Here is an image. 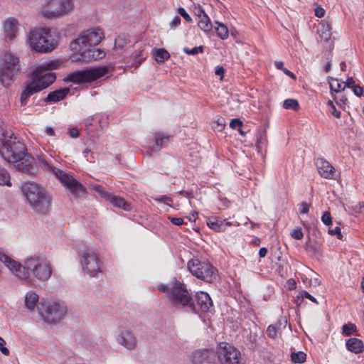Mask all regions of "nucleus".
<instances>
[{
	"label": "nucleus",
	"instance_id": "39",
	"mask_svg": "<svg viewBox=\"0 0 364 364\" xmlns=\"http://www.w3.org/2000/svg\"><path fill=\"white\" fill-rule=\"evenodd\" d=\"M356 331V326L353 323L344 324L342 326V333L346 336H349Z\"/></svg>",
	"mask_w": 364,
	"mask_h": 364
},
{
	"label": "nucleus",
	"instance_id": "20",
	"mask_svg": "<svg viewBox=\"0 0 364 364\" xmlns=\"http://www.w3.org/2000/svg\"><path fill=\"white\" fill-rule=\"evenodd\" d=\"M117 341L128 350L134 349L137 344V339L130 330H122L118 336Z\"/></svg>",
	"mask_w": 364,
	"mask_h": 364
},
{
	"label": "nucleus",
	"instance_id": "47",
	"mask_svg": "<svg viewBox=\"0 0 364 364\" xmlns=\"http://www.w3.org/2000/svg\"><path fill=\"white\" fill-rule=\"evenodd\" d=\"M6 344L5 341L0 336V351L5 355H8L9 354V350L7 348L4 346Z\"/></svg>",
	"mask_w": 364,
	"mask_h": 364
},
{
	"label": "nucleus",
	"instance_id": "17",
	"mask_svg": "<svg viewBox=\"0 0 364 364\" xmlns=\"http://www.w3.org/2000/svg\"><path fill=\"white\" fill-rule=\"evenodd\" d=\"M20 158L16 162L11 163L18 171L28 175L35 174L37 172V167L34 164V159L31 155L26 154Z\"/></svg>",
	"mask_w": 364,
	"mask_h": 364
},
{
	"label": "nucleus",
	"instance_id": "21",
	"mask_svg": "<svg viewBox=\"0 0 364 364\" xmlns=\"http://www.w3.org/2000/svg\"><path fill=\"white\" fill-rule=\"evenodd\" d=\"M315 165L320 176L324 178H333L334 168L323 158H318L315 161Z\"/></svg>",
	"mask_w": 364,
	"mask_h": 364
},
{
	"label": "nucleus",
	"instance_id": "46",
	"mask_svg": "<svg viewBox=\"0 0 364 364\" xmlns=\"http://www.w3.org/2000/svg\"><path fill=\"white\" fill-rule=\"evenodd\" d=\"M145 58L146 57L143 55V53L139 52V54L134 56V62L132 64H134L135 66H138L141 63Z\"/></svg>",
	"mask_w": 364,
	"mask_h": 364
},
{
	"label": "nucleus",
	"instance_id": "36",
	"mask_svg": "<svg viewBox=\"0 0 364 364\" xmlns=\"http://www.w3.org/2000/svg\"><path fill=\"white\" fill-rule=\"evenodd\" d=\"M277 272L278 274L282 278L286 277L287 276V262L282 261V262L277 264Z\"/></svg>",
	"mask_w": 364,
	"mask_h": 364
},
{
	"label": "nucleus",
	"instance_id": "13",
	"mask_svg": "<svg viewBox=\"0 0 364 364\" xmlns=\"http://www.w3.org/2000/svg\"><path fill=\"white\" fill-rule=\"evenodd\" d=\"M103 38V33L100 28L85 31L77 38L70 43V48L74 50H81L87 46L97 45Z\"/></svg>",
	"mask_w": 364,
	"mask_h": 364
},
{
	"label": "nucleus",
	"instance_id": "52",
	"mask_svg": "<svg viewBox=\"0 0 364 364\" xmlns=\"http://www.w3.org/2000/svg\"><path fill=\"white\" fill-rule=\"evenodd\" d=\"M155 200L166 204H168V202H172V199L166 196H161L155 198Z\"/></svg>",
	"mask_w": 364,
	"mask_h": 364
},
{
	"label": "nucleus",
	"instance_id": "38",
	"mask_svg": "<svg viewBox=\"0 0 364 364\" xmlns=\"http://www.w3.org/2000/svg\"><path fill=\"white\" fill-rule=\"evenodd\" d=\"M204 47L203 46H196L193 48H188L187 47L183 48V50L187 55H196L198 53L203 52Z\"/></svg>",
	"mask_w": 364,
	"mask_h": 364
},
{
	"label": "nucleus",
	"instance_id": "29",
	"mask_svg": "<svg viewBox=\"0 0 364 364\" xmlns=\"http://www.w3.org/2000/svg\"><path fill=\"white\" fill-rule=\"evenodd\" d=\"M38 301V295L33 291H28L25 296V304L28 309H33Z\"/></svg>",
	"mask_w": 364,
	"mask_h": 364
},
{
	"label": "nucleus",
	"instance_id": "60",
	"mask_svg": "<svg viewBox=\"0 0 364 364\" xmlns=\"http://www.w3.org/2000/svg\"><path fill=\"white\" fill-rule=\"evenodd\" d=\"M80 133L78 129L73 128L69 130V135L72 138H77L79 136Z\"/></svg>",
	"mask_w": 364,
	"mask_h": 364
},
{
	"label": "nucleus",
	"instance_id": "25",
	"mask_svg": "<svg viewBox=\"0 0 364 364\" xmlns=\"http://www.w3.org/2000/svg\"><path fill=\"white\" fill-rule=\"evenodd\" d=\"M331 28L326 21H321L318 27V33L321 40L328 41L331 36Z\"/></svg>",
	"mask_w": 364,
	"mask_h": 364
},
{
	"label": "nucleus",
	"instance_id": "26",
	"mask_svg": "<svg viewBox=\"0 0 364 364\" xmlns=\"http://www.w3.org/2000/svg\"><path fill=\"white\" fill-rule=\"evenodd\" d=\"M108 200L115 207L122 208L124 210H129L131 205L127 203L123 198L113 195L109 196Z\"/></svg>",
	"mask_w": 364,
	"mask_h": 364
},
{
	"label": "nucleus",
	"instance_id": "28",
	"mask_svg": "<svg viewBox=\"0 0 364 364\" xmlns=\"http://www.w3.org/2000/svg\"><path fill=\"white\" fill-rule=\"evenodd\" d=\"M155 144L151 148L152 151H159L161 148L166 146L169 141V136L162 134L156 133L154 136Z\"/></svg>",
	"mask_w": 364,
	"mask_h": 364
},
{
	"label": "nucleus",
	"instance_id": "55",
	"mask_svg": "<svg viewBox=\"0 0 364 364\" xmlns=\"http://www.w3.org/2000/svg\"><path fill=\"white\" fill-rule=\"evenodd\" d=\"M309 210V205L308 203H306V202H303L301 204V209H300V213L301 214H305V213H307Z\"/></svg>",
	"mask_w": 364,
	"mask_h": 364
},
{
	"label": "nucleus",
	"instance_id": "34",
	"mask_svg": "<svg viewBox=\"0 0 364 364\" xmlns=\"http://www.w3.org/2000/svg\"><path fill=\"white\" fill-rule=\"evenodd\" d=\"M283 107L287 109H293L297 111L299 109V104L296 100L287 99L284 101Z\"/></svg>",
	"mask_w": 364,
	"mask_h": 364
},
{
	"label": "nucleus",
	"instance_id": "24",
	"mask_svg": "<svg viewBox=\"0 0 364 364\" xmlns=\"http://www.w3.org/2000/svg\"><path fill=\"white\" fill-rule=\"evenodd\" d=\"M347 349L355 354L360 353L363 348V343L361 340L357 338H350L346 341V343Z\"/></svg>",
	"mask_w": 364,
	"mask_h": 364
},
{
	"label": "nucleus",
	"instance_id": "15",
	"mask_svg": "<svg viewBox=\"0 0 364 364\" xmlns=\"http://www.w3.org/2000/svg\"><path fill=\"white\" fill-rule=\"evenodd\" d=\"M216 353L220 364H240V352L228 343H220Z\"/></svg>",
	"mask_w": 364,
	"mask_h": 364
},
{
	"label": "nucleus",
	"instance_id": "49",
	"mask_svg": "<svg viewBox=\"0 0 364 364\" xmlns=\"http://www.w3.org/2000/svg\"><path fill=\"white\" fill-rule=\"evenodd\" d=\"M217 123V129L219 132H221L225 127V119L223 117L218 119L216 121Z\"/></svg>",
	"mask_w": 364,
	"mask_h": 364
},
{
	"label": "nucleus",
	"instance_id": "9",
	"mask_svg": "<svg viewBox=\"0 0 364 364\" xmlns=\"http://www.w3.org/2000/svg\"><path fill=\"white\" fill-rule=\"evenodd\" d=\"M188 268L193 276L207 283L215 282L218 279V269L208 262L193 259L188 261Z\"/></svg>",
	"mask_w": 364,
	"mask_h": 364
},
{
	"label": "nucleus",
	"instance_id": "45",
	"mask_svg": "<svg viewBox=\"0 0 364 364\" xmlns=\"http://www.w3.org/2000/svg\"><path fill=\"white\" fill-rule=\"evenodd\" d=\"M322 222L326 225H330L332 223V218L329 212H324L321 217Z\"/></svg>",
	"mask_w": 364,
	"mask_h": 364
},
{
	"label": "nucleus",
	"instance_id": "33",
	"mask_svg": "<svg viewBox=\"0 0 364 364\" xmlns=\"http://www.w3.org/2000/svg\"><path fill=\"white\" fill-rule=\"evenodd\" d=\"M306 359V355L303 351L293 352L291 354V360L293 363H303Z\"/></svg>",
	"mask_w": 364,
	"mask_h": 364
},
{
	"label": "nucleus",
	"instance_id": "37",
	"mask_svg": "<svg viewBox=\"0 0 364 364\" xmlns=\"http://www.w3.org/2000/svg\"><path fill=\"white\" fill-rule=\"evenodd\" d=\"M330 88L331 92H339L345 89V87H341V83L338 82V80L336 78L331 77L329 81Z\"/></svg>",
	"mask_w": 364,
	"mask_h": 364
},
{
	"label": "nucleus",
	"instance_id": "35",
	"mask_svg": "<svg viewBox=\"0 0 364 364\" xmlns=\"http://www.w3.org/2000/svg\"><path fill=\"white\" fill-rule=\"evenodd\" d=\"M0 185H6L11 186L10 176L7 171L0 167Z\"/></svg>",
	"mask_w": 364,
	"mask_h": 364
},
{
	"label": "nucleus",
	"instance_id": "30",
	"mask_svg": "<svg viewBox=\"0 0 364 364\" xmlns=\"http://www.w3.org/2000/svg\"><path fill=\"white\" fill-rule=\"evenodd\" d=\"M153 55L154 56L155 60L159 63H162L170 58V54L165 48L154 50Z\"/></svg>",
	"mask_w": 364,
	"mask_h": 364
},
{
	"label": "nucleus",
	"instance_id": "10",
	"mask_svg": "<svg viewBox=\"0 0 364 364\" xmlns=\"http://www.w3.org/2000/svg\"><path fill=\"white\" fill-rule=\"evenodd\" d=\"M20 70L19 59L11 53H6L0 63V82L9 86L15 75Z\"/></svg>",
	"mask_w": 364,
	"mask_h": 364
},
{
	"label": "nucleus",
	"instance_id": "58",
	"mask_svg": "<svg viewBox=\"0 0 364 364\" xmlns=\"http://www.w3.org/2000/svg\"><path fill=\"white\" fill-rule=\"evenodd\" d=\"M195 13L198 17V19L200 18V17H202L203 15H207L204 9L200 6L198 8H196Z\"/></svg>",
	"mask_w": 364,
	"mask_h": 364
},
{
	"label": "nucleus",
	"instance_id": "4",
	"mask_svg": "<svg viewBox=\"0 0 364 364\" xmlns=\"http://www.w3.org/2000/svg\"><path fill=\"white\" fill-rule=\"evenodd\" d=\"M21 191L33 210L38 214H46L51 206L52 198L42 186L34 182L21 183Z\"/></svg>",
	"mask_w": 364,
	"mask_h": 364
},
{
	"label": "nucleus",
	"instance_id": "50",
	"mask_svg": "<svg viewBox=\"0 0 364 364\" xmlns=\"http://www.w3.org/2000/svg\"><path fill=\"white\" fill-rule=\"evenodd\" d=\"M181 23V18L178 16H175L170 23L171 28H175Z\"/></svg>",
	"mask_w": 364,
	"mask_h": 364
},
{
	"label": "nucleus",
	"instance_id": "7",
	"mask_svg": "<svg viewBox=\"0 0 364 364\" xmlns=\"http://www.w3.org/2000/svg\"><path fill=\"white\" fill-rule=\"evenodd\" d=\"M37 164L43 171L53 174L74 196L79 197L85 193V188L81 183L70 173L53 166L44 156H41L38 158Z\"/></svg>",
	"mask_w": 364,
	"mask_h": 364
},
{
	"label": "nucleus",
	"instance_id": "19",
	"mask_svg": "<svg viewBox=\"0 0 364 364\" xmlns=\"http://www.w3.org/2000/svg\"><path fill=\"white\" fill-rule=\"evenodd\" d=\"M196 299L197 302L196 304L197 312L196 314H198L199 311L210 312L213 310V301L208 293L205 291L197 292L196 294Z\"/></svg>",
	"mask_w": 364,
	"mask_h": 364
},
{
	"label": "nucleus",
	"instance_id": "32",
	"mask_svg": "<svg viewBox=\"0 0 364 364\" xmlns=\"http://www.w3.org/2000/svg\"><path fill=\"white\" fill-rule=\"evenodd\" d=\"M215 23L217 24V26L215 27L217 36L223 40L227 39L229 36V33L226 26L218 21H215Z\"/></svg>",
	"mask_w": 364,
	"mask_h": 364
},
{
	"label": "nucleus",
	"instance_id": "18",
	"mask_svg": "<svg viewBox=\"0 0 364 364\" xmlns=\"http://www.w3.org/2000/svg\"><path fill=\"white\" fill-rule=\"evenodd\" d=\"M195 364H214L217 360V353L213 349H201L193 354Z\"/></svg>",
	"mask_w": 364,
	"mask_h": 364
},
{
	"label": "nucleus",
	"instance_id": "5",
	"mask_svg": "<svg viewBox=\"0 0 364 364\" xmlns=\"http://www.w3.org/2000/svg\"><path fill=\"white\" fill-rule=\"evenodd\" d=\"M58 41V32L50 27L32 30L28 35V42L31 48L41 53H48L55 49Z\"/></svg>",
	"mask_w": 364,
	"mask_h": 364
},
{
	"label": "nucleus",
	"instance_id": "63",
	"mask_svg": "<svg viewBox=\"0 0 364 364\" xmlns=\"http://www.w3.org/2000/svg\"><path fill=\"white\" fill-rule=\"evenodd\" d=\"M45 132H46V134H48L49 136H54L55 135V131L50 127H47L46 128V131Z\"/></svg>",
	"mask_w": 364,
	"mask_h": 364
},
{
	"label": "nucleus",
	"instance_id": "40",
	"mask_svg": "<svg viewBox=\"0 0 364 364\" xmlns=\"http://www.w3.org/2000/svg\"><path fill=\"white\" fill-rule=\"evenodd\" d=\"M93 189L97 192L102 197L105 198V199H107L108 200L109 196H111V193H108L107 192L104 187H102V186L100 185H94L93 186Z\"/></svg>",
	"mask_w": 364,
	"mask_h": 364
},
{
	"label": "nucleus",
	"instance_id": "48",
	"mask_svg": "<svg viewBox=\"0 0 364 364\" xmlns=\"http://www.w3.org/2000/svg\"><path fill=\"white\" fill-rule=\"evenodd\" d=\"M300 295L302 298L305 297L306 299H309L310 301L316 303V304H318V301L316 300V299L315 297H314L313 296H311L309 292H307L306 291H302L300 292Z\"/></svg>",
	"mask_w": 364,
	"mask_h": 364
},
{
	"label": "nucleus",
	"instance_id": "1",
	"mask_svg": "<svg viewBox=\"0 0 364 364\" xmlns=\"http://www.w3.org/2000/svg\"><path fill=\"white\" fill-rule=\"evenodd\" d=\"M0 260L20 279H27L31 274L40 281L48 280L52 274L50 264L39 257L27 258L24 264L14 260L4 252H0Z\"/></svg>",
	"mask_w": 364,
	"mask_h": 364
},
{
	"label": "nucleus",
	"instance_id": "31",
	"mask_svg": "<svg viewBox=\"0 0 364 364\" xmlns=\"http://www.w3.org/2000/svg\"><path fill=\"white\" fill-rule=\"evenodd\" d=\"M198 26L205 33L211 31L213 28V25L208 15H203L202 17L198 19Z\"/></svg>",
	"mask_w": 364,
	"mask_h": 364
},
{
	"label": "nucleus",
	"instance_id": "8",
	"mask_svg": "<svg viewBox=\"0 0 364 364\" xmlns=\"http://www.w3.org/2000/svg\"><path fill=\"white\" fill-rule=\"evenodd\" d=\"M74 9L73 0H46L41 14L47 18H58L70 14Z\"/></svg>",
	"mask_w": 364,
	"mask_h": 364
},
{
	"label": "nucleus",
	"instance_id": "22",
	"mask_svg": "<svg viewBox=\"0 0 364 364\" xmlns=\"http://www.w3.org/2000/svg\"><path fill=\"white\" fill-rule=\"evenodd\" d=\"M18 22L15 18H8L4 23V31L6 38L13 40L17 32Z\"/></svg>",
	"mask_w": 364,
	"mask_h": 364
},
{
	"label": "nucleus",
	"instance_id": "51",
	"mask_svg": "<svg viewBox=\"0 0 364 364\" xmlns=\"http://www.w3.org/2000/svg\"><path fill=\"white\" fill-rule=\"evenodd\" d=\"M353 93L358 96V97H360L363 95V87H361L359 85H355L354 86L353 88Z\"/></svg>",
	"mask_w": 364,
	"mask_h": 364
},
{
	"label": "nucleus",
	"instance_id": "62",
	"mask_svg": "<svg viewBox=\"0 0 364 364\" xmlns=\"http://www.w3.org/2000/svg\"><path fill=\"white\" fill-rule=\"evenodd\" d=\"M331 111V114L336 118L339 119L341 117V112L338 111L336 107H333Z\"/></svg>",
	"mask_w": 364,
	"mask_h": 364
},
{
	"label": "nucleus",
	"instance_id": "3",
	"mask_svg": "<svg viewBox=\"0 0 364 364\" xmlns=\"http://www.w3.org/2000/svg\"><path fill=\"white\" fill-rule=\"evenodd\" d=\"M158 289L163 293L166 294V296L173 308L188 313L197 312L194 300L183 281L174 278L168 284H161Z\"/></svg>",
	"mask_w": 364,
	"mask_h": 364
},
{
	"label": "nucleus",
	"instance_id": "57",
	"mask_svg": "<svg viewBox=\"0 0 364 364\" xmlns=\"http://www.w3.org/2000/svg\"><path fill=\"white\" fill-rule=\"evenodd\" d=\"M355 80H353V77H348L346 80V82H345V85L344 87H350V88H353L354 86H355Z\"/></svg>",
	"mask_w": 364,
	"mask_h": 364
},
{
	"label": "nucleus",
	"instance_id": "56",
	"mask_svg": "<svg viewBox=\"0 0 364 364\" xmlns=\"http://www.w3.org/2000/svg\"><path fill=\"white\" fill-rule=\"evenodd\" d=\"M224 73H225V69L222 66H218L216 68H215V74L216 75H218V76H220V79L223 78V75H224Z\"/></svg>",
	"mask_w": 364,
	"mask_h": 364
},
{
	"label": "nucleus",
	"instance_id": "12",
	"mask_svg": "<svg viewBox=\"0 0 364 364\" xmlns=\"http://www.w3.org/2000/svg\"><path fill=\"white\" fill-rule=\"evenodd\" d=\"M38 311L43 319L49 323L60 321L67 313V307L58 302L46 301L38 308Z\"/></svg>",
	"mask_w": 364,
	"mask_h": 364
},
{
	"label": "nucleus",
	"instance_id": "64",
	"mask_svg": "<svg viewBox=\"0 0 364 364\" xmlns=\"http://www.w3.org/2000/svg\"><path fill=\"white\" fill-rule=\"evenodd\" d=\"M267 253V250L265 247H261L259 250V255L260 257H264Z\"/></svg>",
	"mask_w": 364,
	"mask_h": 364
},
{
	"label": "nucleus",
	"instance_id": "2",
	"mask_svg": "<svg viewBox=\"0 0 364 364\" xmlns=\"http://www.w3.org/2000/svg\"><path fill=\"white\" fill-rule=\"evenodd\" d=\"M61 65L60 60H52L34 68L29 75L30 80L25 83L21 94V105H26L31 96L47 88L55 81L56 76L52 70L58 69Z\"/></svg>",
	"mask_w": 364,
	"mask_h": 364
},
{
	"label": "nucleus",
	"instance_id": "11",
	"mask_svg": "<svg viewBox=\"0 0 364 364\" xmlns=\"http://www.w3.org/2000/svg\"><path fill=\"white\" fill-rule=\"evenodd\" d=\"M108 70L109 68L107 66L92 67L71 73L68 74L63 80L75 84L91 82L103 77L108 73Z\"/></svg>",
	"mask_w": 364,
	"mask_h": 364
},
{
	"label": "nucleus",
	"instance_id": "42",
	"mask_svg": "<svg viewBox=\"0 0 364 364\" xmlns=\"http://www.w3.org/2000/svg\"><path fill=\"white\" fill-rule=\"evenodd\" d=\"M291 236L295 239V240H301L302 239L303 236H304V234H303V232L301 230V228H297L296 229H294L291 232Z\"/></svg>",
	"mask_w": 364,
	"mask_h": 364
},
{
	"label": "nucleus",
	"instance_id": "27",
	"mask_svg": "<svg viewBox=\"0 0 364 364\" xmlns=\"http://www.w3.org/2000/svg\"><path fill=\"white\" fill-rule=\"evenodd\" d=\"M206 223L210 229L216 232H224L226 228L231 225L230 222H225V220L220 221L218 220H212L211 219H208Z\"/></svg>",
	"mask_w": 364,
	"mask_h": 364
},
{
	"label": "nucleus",
	"instance_id": "6",
	"mask_svg": "<svg viewBox=\"0 0 364 364\" xmlns=\"http://www.w3.org/2000/svg\"><path fill=\"white\" fill-rule=\"evenodd\" d=\"M26 153V146L11 131L0 125V154L9 163L16 162Z\"/></svg>",
	"mask_w": 364,
	"mask_h": 364
},
{
	"label": "nucleus",
	"instance_id": "53",
	"mask_svg": "<svg viewBox=\"0 0 364 364\" xmlns=\"http://www.w3.org/2000/svg\"><path fill=\"white\" fill-rule=\"evenodd\" d=\"M170 221L175 225H181L183 224V220L181 218H170Z\"/></svg>",
	"mask_w": 364,
	"mask_h": 364
},
{
	"label": "nucleus",
	"instance_id": "44",
	"mask_svg": "<svg viewBox=\"0 0 364 364\" xmlns=\"http://www.w3.org/2000/svg\"><path fill=\"white\" fill-rule=\"evenodd\" d=\"M242 124L243 123L240 119H232L230 122V127L233 129H238Z\"/></svg>",
	"mask_w": 364,
	"mask_h": 364
},
{
	"label": "nucleus",
	"instance_id": "54",
	"mask_svg": "<svg viewBox=\"0 0 364 364\" xmlns=\"http://www.w3.org/2000/svg\"><path fill=\"white\" fill-rule=\"evenodd\" d=\"M315 15L318 18H321L325 15V10L320 6L315 9Z\"/></svg>",
	"mask_w": 364,
	"mask_h": 364
},
{
	"label": "nucleus",
	"instance_id": "23",
	"mask_svg": "<svg viewBox=\"0 0 364 364\" xmlns=\"http://www.w3.org/2000/svg\"><path fill=\"white\" fill-rule=\"evenodd\" d=\"M68 88H63L55 90L53 92H50V93L48 94L44 101L46 102H57L58 101L63 100L65 97V96L68 94Z\"/></svg>",
	"mask_w": 364,
	"mask_h": 364
},
{
	"label": "nucleus",
	"instance_id": "14",
	"mask_svg": "<svg viewBox=\"0 0 364 364\" xmlns=\"http://www.w3.org/2000/svg\"><path fill=\"white\" fill-rule=\"evenodd\" d=\"M80 262L84 273L94 277L101 270V263L97 255L90 248L85 247L78 252Z\"/></svg>",
	"mask_w": 364,
	"mask_h": 364
},
{
	"label": "nucleus",
	"instance_id": "16",
	"mask_svg": "<svg viewBox=\"0 0 364 364\" xmlns=\"http://www.w3.org/2000/svg\"><path fill=\"white\" fill-rule=\"evenodd\" d=\"M78 51L79 53H75L71 56L70 58L73 62L88 63L92 60L102 59L105 55L104 51L97 48L87 49L84 48V49Z\"/></svg>",
	"mask_w": 364,
	"mask_h": 364
},
{
	"label": "nucleus",
	"instance_id": "43",
	"mask_svg": "<svg viewBox=\"0 0 364 364\" xmlns=\"http://www.w3.org/2000/svg\"><path fill=\"white\" fill-rule=\"evenodd\" d=\"M178 13L187 21V22H192V18L190 16V15L186 12L185 9L183 7H179L178 9Z\"/></svg>",
	"mask_w": 364,
	"mask_h": 364
},
{
	"label": "nucleus",
	"instance_id": "61",
	"mask_svg": "<svg viewBox=\"0 0 364 364\" xmlns=\"http://www.w3.org/2000/svg\"><path fill=\"white\" fill-rule=\"evenodd\" d=\"M282 70L284 72V73H285L287 75L289 76L291 79L296 80V75L293 73H291L290 70H289L288 69L284 68Z\"/></svg>",
	"mask_w": 364,
	"mask_h": 364
},
{
	"label": "nucleus",
	"instance_id": "41",
	"mask_svg": "<svg viewBox=\"0 0 364 364\" xmlns=\"http://www.w3.org/2000/svg\"><path fill=\"white\" fill-rule=\"evenodd\" d=\"M328 232L329 235H336L338 239L343 240V235L341 233V228L338 226H337L333 229L329 228Z\"/></svg>",
	"mask_w": 364,
	"mask_h": 364
},
{
	"label": "nucleus",
	"instance_id": "59",
	"mask_svg": "<svg viewBox=\"0 0 364 364\" xmlns=\"http://www.w3.org/2000/svg\"><path fill=\"white\" fill-rule=\"evenodd\" d=\"M288 289L290 290L295 289L296 288V283L294 279H289L287 281Z\"/></svg>",
	"mask_w": 364,
	"mask_h": 364
}]
</instances>
